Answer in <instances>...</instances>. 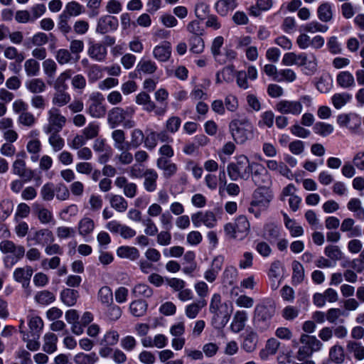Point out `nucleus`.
Returning <instances> with one entry per match:
<instances>
[{
    "label": "nucleus",
    "instance_id": "39",
    "mask_svg": "<svg viewBox=\"0 0 364 364\" xmlns=\"http://www.w3.org/2000/svg\"><path fill=\"white\" fill-rule=\"evenodd\" d=\"M136 70L139 73H142L151 75L156 72L157 70V65L154 61L142 58L136 65Z\"/></svg>",
    "mask_w": 364,
    "mask_h": 364
},
{
    "label": "nucleus",
    "instance_id": "28",
    "mask_svg": "<svg viewBox=\"0 0 364 364\" xmlns=\"http://www.w3.org/2000/svg\"><path fill=\"white\" fill-rule=\"evenodd\" d=\"M207 304L205 299L193 301L185 306L184 313L189 319L196 318L203 308Z\"/></svg>",
    "mask_w": 364,
    "mask_h": 364
},
{
    "label": "nucleus",
    "instance_id": "16",
    "mask_svg": "<svg viewBox=\"0 0 364 364\" xmlns=\"http://www.w3.org/2000/svg\"><path fill=\"white\" fill-rule=\"evenodd\" d=\"M224 260V257L222 255H218L213 258L210 267L203 274V277L208 282L213 283L216 280L223 267Z\"/></svg>",
    "mask_w": 364,
    "mask_h": 364
},
{
    "label": "nucleus",
    "instance_id": "17",
    "mask_svg": "<svg viewBox=\"0 0 364 364\" xmlns=\"http://www.w3.org/2000/svg\"><path fill=\"white\" fill-rule=\"evenodd\" d=\"M114 185L121 189H123V193L129 198H133L137 193V185L135 183L130 182L125 176H118L114 181Z\"/></svg>",
    "mask_w": 364,
    "mask_h": 364
},
{
    "label": "nucleus",
    "instance_id": "47",
    "mask_svg": "<svg viewBox=\"0 0 364 364\" xmlns=\"http://www.w3.org/2000/svg\"><path fill=\"white\" fill-rule=\"evenodd\" d=\"M109 203L111 207L119 213L125 212L128 208V202L120 195H111L109 197Z\"/></svg>",
    "mask_w": 364,
    "mask_h": 364
},
{
    "label": "nucleus",
    "instance_id": "4",
    "mask_svg": "<svg viewBox=\"0 0 364 364\" xmlns=\"http://www.w3.org/2000/svg\"><path fill=\"white\" fill-rule=\"evenodd\" d=\"M228 306L227 303H222L220 294L215 293L212 295L209 311L213 314L212 323L215 328H223L228 323L230 319V314L223 310L228 309Z\"/></svg>",
    "mask_w": 364,
    "mask_h": 364
},
{
    "label": "nucleus",
    "instance_id": "38",
    "mask_svg": "<svg viewBox=\"0 0 364 364\" xmlns=\"http://www.w3.org/2000/svg\"><path fill=\"white\" fill-rule=\"evenodd\" d=\"M25 87L33 94L42 93L46 90V85L41 78H32L25 82Z\"/></svg>",
    "mask_w": 364,
    "mask_h": 364
},
{
    "label": "nucleus",
    "instance_id": "35",
    "mask_svg": "<svg viewBox=\"0 0 364 364\" xmlns=\"http://www.w3.org/2000/svg\"><path fill=\"white\" fill-rule=\"evenodd\" d=\"M42 145L38 138L30 139L26 144V150L31 154V161L37 162L39 159V154L41 151Z\"/></svg>",
    "mask_w": 364,
    "mask_h": 364
},
{
    "label": "nucleus",
    "instance_id": "45",
    "mask_svg": "<svg viewBox=\"0 0 364 364\" xmlns=\"http://www.w3.org/2000/svg\"><path fill=\"white\" fill-rule=\"evenodd\" d=\"M147 308L148 304L141 299L134 300L129 304V311L135 317H141L145 315Z\"/></svg>",
    "mask_w": 364,
    "mask_h": 364
},
{
    "label": "nucleus",
    "instance_id": "8",
    "mask_svg": "<svg viewBox=\"0 0 364 364\" xmlns=\"http://www.w3.org/2000/svg\"><path fill=\"white\" fill-rule=\"evenodd\" d=\"M26 157L25 152L18 153L16 159L12 165V171L15 175L23 178L25 181H29L33 178L34 173L31 169L26 168Z\"/></svg>",
    "mask_w": 364,
    "mask_h": 364
},
{
    "label": "nucleus",
    "instance_id": "56",
    "mask_svg": "<svg viewBox=\"0 0 364 364\" xmlns=\"http://www.w3.org/2000/svg\"><path fill=\"white\" fill-rule=\"evenodd\" d=\"M97 298L105 306L113 304V293L111 288L107 286L101 287L98 291Z\"/></svg>",
    "mask_w": 364,
    "mask_h": 364
},
{
    "label": "nucleus",
    "instance_id": "7",
    "mask_svg": "<svg viewBox=\"0 0 364 364\" xmlns=\"http://www.w3.org/2000/svg\"><path fill=\"white\" fill-rule=\"evenodd\" d=\"M104 97L99 92L90 95L87 112L94 118H101L106 114V108L103 105Z\"/></svg>",
    "mask_w": 364,
    "mask_h": 364
},
{
    "label": "nucleus",
    "instance_id": "54",
    "mask_svg": "<svg viewBox=\"0 0 364 364\" xmlns=\"http://www.w3.org/2000/svg\"><path fill=\"white\" fill-rule=\"evenodd\" d=\"M300 342L307 345L312 353L314 351L320 350L323 347L322 343L314 336H311L306 334H302L300 337Z\"/></svg>",
    "mask_w": 364,
    "mask_h": 364
},
{
    "label": "nucleus",
    "instance_id": "32",
    "mask_svg": "<svg viewBox=\"0 0 364 364\" xmlns=\"http://www.w3.org/2000/svg\"><path fill=\"white\" fill-rule=\"evenodd\" d=\"M337 84L343 89L355 87L354 76L349 71H341L336 76Z\"/></svg>",
    "mask_w": 364,
    "mask_h": 364
},
{
    "label": "nucleus",
    "instance_id": "34",
    "mask_svg": "<svg viewBox=\"0 0 364 364\" xmlns=\"http://www.w3.org/2000/svg\"><path fill=\"white\" fill-rule=\"evenodd\" d=\"M117 255L120 258L134 261L139 257L140 253L134 247L121 246L117 250Z\"/></svg>",
    "mask_w": 364,
    "mask_h": 364
},
{
    "label": "nucleus",
    "instance_id": "24",
    "mask_svg": "<svg viewBox=\"0 0 364 364\" xmlns=\"http://www.w3.org/2000/svg\"><path fill=\"white\" fill-rule=\"evenodd\" d=\"M171 46L169 42H164L153 49V56L160 62H166L171 57Z\"/></svg>",
    "mask_w": 364,
    "mask_h": 364
},
{
    "label": "nucleus",
    "instance_id": "23",
    "mask_svg": "<svg viewBox=\"0 0 364 364\" xmlns=\"http://www.w3.org/2000/svg\"><path fill=\"white\" fill-rule=\"evenodd\" d=\"M158 173L153 168H146L144 176L143 187L149 193L154 192L157 188Z\"/></svg>",
    "mask_w": 364,
    "mask_h": 364
},
{
    "label": "nucleus",
    "instance_id": "63",
    "mask_svg": "<svg viewBox=\"0 0 364 364\" xmlns=\"http://www.w3.org/2000/svg\"><path fill=\"white\" fill-rule=\"evenodd\" d=\"M316 87L320 92L327 93L332 87V79L326 75H322L318 78Z\"/></svg>",
    "mask_w": 364,
    "mask_h": 364
},
{
    "label": "nucleus",
    "instance_id": "42",
    "mask_svg": "<svg viewBox=\"0 0 364 364\" xmlns=\"http://www.w3.org/2000/svg\"><path fill=\"white\" fill-rule=\"evenodd\" d=\"M55 91L52 97V103L54 106L63 107L70 102L71 97L67 90H55Z\"/></svg>",
    "mask_w": 364,
    "mask_h": 364
},
{
    "label": "nucleus",
    "instance_id": "9",
    "mask_svg": "<svg viewBox=\"0 0 364 364\" xmlns=\"http://www.w3.org/2000/svg\"><path fill=\"white\" fill-rule=\"evenodd\" d=\"M192 223L195 228L204 225L208 228H213L217 225V218L215 213L210 210L198 211L191 215Z\"/></svg>",
    "mask_w": 364,
    "mask_h": 364
},
{
    "label": "nucleus",
    "instance_id": "43",
    "mask_svg": "<svg viewBox=\"0 0 364 364\" xmlns=\"http://www.w3.org/2000/svg\"><path fill=\"white\" fill-rule=\"evenodd\" d=\"M85 12V7L76 1H71L65 4L62 14L68 15V17H76Z\"/></svg>",
    "mask_w": 364,
    "mask_h": 364
},
{
    "label": "nucleus",
    "instance_id": "27",
    "mask_svg": "<svg viewBox=\"0 0 364 364\" xmlns=\"http://www.w3.org/2000/svg\"><path fill=\"white\" fill-rule=\"evenodd\" d=\"M55 58L59 65H63L77 63L80 56L75 57L69 50L60 48L55 52Z\"/></svg>",
    "mask_w": 364,
    "mask_h": 364
},
{
    "label": "nucleus",
    "instance_id": "2",
    "mask_svg": "<svg viewBox=\"0 0 364 364\" xmlns=\"http://www.w3.org/2000/svg\"><path fill=\"white\" fill-rule=\"evenodd\" d=\"M229 130L233 140L239 144H245L253 136V125L247 118L231 120Z\"/></svg>",
    "mask_w": 364,
    "mask_h": 364
},
{
    "label": "nucleus",
    "instance_id": "59",
    "mask_svg": "<svg viewBox=\"0 0 364 364\" xmlns=\"http://www.w3.org/2000/svg\"><path fill=\"white\" fill-rule=\"evenodd\" d=\"M348 314L343 309L339 308H331L326 312V320L331 323H336L343 322L341 319V316H347Z\"/></svg>",
    "mask_w": 364,
    "mask_h": 364
},
{
    "label": "nucleus",
    "instance_id": "21",
    "mask_svg": "<svg viewBox=\"0 0 364 364\" xmlns=\"http://www.w3.org/2000/svg\"><path fill=\"white\" fill-rule=\"evenodd\" d=\"M33 270L30 266L16 268L13 274L15 281L22 284L23 287H28Z\"/></svg>",
    "mask_w": 364,
    "mask_h": 364
},
{
    "label": "nucleus",
    "instance_id": "20",
    "mask_svg": "<svg viewBox=\"0 0 364 364\" xmlns=\"http://www.w3.org/2000/svg\"><path fill=\"white\" fill-rule=\"evenodd\" d=\"M156 166L163 171L165 178H169L177 172V165L164 157H159L156 160Z\"/></svg>",
    "mask_w": 364,
    "mask_h": 364
},
{
    "label": "nucleus",
    "instance_id": "36",
    "mask_svg": "<svg viewBox=\"0 0 364 364\" xmlns=\"http://www.w3.org/2000/svg\"><path fill=\"white\" fill-rule=\"evenodd\" d=\"M43 350L48 354L53 353L57 350L58 337L53 333H46L43 338Z\"/></svg>",
    "mask_w": 364,
    "mask_h": 364
},
{
    "label": "nucleus",
    "instance_id": "48",
    "mask_svg": "<svg viewBox=\"0 0 364 364\" xmlns=\"http://www.w3.org/2000/svg\"><path fill=\"white\" fill-rule=\"evenodd\" d=\"M236 6V0H220L215 4L217 12L223 16L228 15V14L234 10Z\"/></svg>",
    "mask_w": 364,
    "mask_h": 364
},
{
    "label": "nucleus",
    "instance_id": "18",
    "mask_svg": "<svg viewBox=\"0 0 364 364\" xmlns=\"http://www.w3.org/2000/svg\"><path fill=\"white\" fill-rule=\"evenodd\" d=\"M95 228V223L94 220L87 216L82 218L77 225L79 235L82 237L85 240H87V238L92 234Z\"/></svg>",
    "mask_w": 364,
    "mask_h": 364
},
{
    "label": "nucleus",
    "instance_id": "6",
    "mask_svg": "<svg viewBox=\"0 0 364 364\" xmlns=\"http://www.w3.org/2000/svg\"><path fill=\"white\" fill-rule=\"evenodd\" d=\"M66 122L67 119L61 114L60 110L53 107L47 112V124L43 126V131L46 134L53 132H60Z\"/></svg>",
    "mask_w": 364,
    "mask_h": 364
},
{
    "label": "nucleus",
    "instance_id": "55",
    "mask_svg": "<svg viewBox=\"0 0 364 364\" xmlns=\"http://www.w3.org/2000/svg\"><path fill=\"white\" fill-rule=\"evenodd\" d=\"M23 68L28 77H36L40 73V63L34 58L27 59L24 62Z\"/></svg>",
    "mask_w": 364,
    "mask_h": 364
},
{
    "label": "nucleus",
    "instance_id": "3",
    "mask_svg": "<svg viewBox=\"0 0 364 364\" xmlns=\"http://www.w3.org/2000/svg\"><path fill=\"white\" fill-rule=\"evenodd\" d=\"M255 163L251 164L249 159L245 155L236 158V162L228 165L227 172L232 181L238 179L248 180L253 169Z\"/></svg>",
    "mask_w": 364,
    "mask_h": 364
},
{
    "label": "nucleus",
    "instance_id": "44",
    "mask_svg": "<svg viewBox=\"0 0 364 364\" xmlns=\"http://www.w3.org/2000/svg\"><path fill=\"white\" fill-rule=\"evenodd\" d=\"M59 132H53L48 134L49 137L48 141L54 153L61 151L65 146V140L58 134Z\"/></svg>",
    "mask_w": 364,
    "mask_h": 364
},
{
    "label": "nucleus",
    "instance_id": "1",
    "mask_svg": "<svg viewBox=\"0 0 364 364\" xmlns=\"http://www.w3.org/2000/svg\"><path fill=\"white\" fill-rule=\"evenodd\" d=\"M275 313V304L270 300H264L257 304L252 316V324L255 331L260 333L269 331L272 327V318Z\"/></svg>",
    "mask_w": 364,
    "mask_h": 364
},
{
    "label": "nucleus",
    "instance_id": "50",
    "mask_svg": "<svg viewBox=\"0 0 364 364\" xmlns=\"http://www.w3.org/2000/svg\"><path fill=\"white\" fill-rule=\"evenodd\" d=\"M257 331L250 332L242 343V348L247 353L253 352L256 348L258 343V335Z\"/></svg>",
    "mask_w": 364,
    "mask_h": 364
},
{
    "label": "nucleus",
    "instance_id": "57",
    "mask_svg": "<svg viewBox=\"0 0 364 364\" xmlns=\"http://www.w3.org/2000/svg\"><path fill=\"white\" fill-rule=\"evenodd\" d=\"M302 29L306 33H326L328 30V26L321 24L317 21H312L302 26Z\"/></svg>",
    "mask_w": 364,
    "mask_h": 364
},
{
    "label": "nucleus",
    "instance_id": "29",
    "mask_svg": "<svg viewBox=\"0 0 364 364\" xmlns=\"http://www.w3.org/2000/svg\"><path fill=\"white\" fill-rule=\"evenodd\" d=\"M236 70L233 65H228L223 68L221 70L217 72L215 75V82L221 84L223 82H232L235 77Z\"/></svg>",
    "mask_w": 364,
    "mask_h": 364
},
{
    "label": "nucleus",
    "instance_id": "5",
    "mask_svg": "<svg viewBox=\"0 0 364 364\" xmlns=\"http://www.w3.org/2000/svg\"><path fill=\"white\" fill-rule=\"evenodd\" d=\"M0 250L2 253L8 255L4 259V262L6 266L10 268L21 259L26 253L23 246L16 245L7 240L0 242Z\"/></svg>",
    "mask_w": 364,
    "mask_h": 364
},
{
    "label": "nucleus",
    "instance_id": "12",
    "mask_svg": "<svg viewBox=\"0 0 364 364\" xmlns=\"http://www.w3.org/2000/svg\"><path fill=\"white\" fill-rule=\"evenodd\" d=\"M274 198L273 191L269 188H257L253 193V205L267 210Z\"/></svg>",
    "mask_w": 364,
    "mask_h": 364
},
{
    "label": "nucleus",
    "instance_id": "30",
    "mask_svg": "<svg viewBox=\"0 0 364 364\" xmlns=\"http://www.w3.org/2000/svg\"><path fill=\"white\" fill-rule=\"evenodd\" d=\"M316 13L321 22H330L333 18V5L329 2H323L318 6Z\"/></svg>",
    "mask_w": 364,
    "mask_h": 364
},
{
    "label": "nucleus",
    "instance_id": "25",
    "mask_svg": "<svg viewBox=\"0 0 364 364\" xmlns=\"http://www.w3.org/2000/svg\"><path fill=\"white\" fill-rule=\"evenodd\" d=\"M87 55L95 61H103L107 55V49L101 43H91L87 49Z\"/></svg>",
    "mask_w": 364,
    "mask_h": 364
},
{
    "label": "nucleus",
    "instance_id": "10",
    "mask_svg": "<svg viewBox=\"0 0 364 364\" xmlns=\"http://www.w3.org/2000/svg\"><path fill=\"white\" fill-rule=\"evenodd\" d=\"M252 171V180L254 183L258 186L257 188H269V186L272 184V178L269 172L265 168L258 164L254 165Z\"/></svg>",
    "mask_w": 364,
    "mask_h": 364
},
{
    "label": "nucleus",
    "instance_id": "49",
    "mask_svg": "<svg viewBox=\"0 0 364 364\" xmlns=\"http://www.w3.org/2000/svg\"><path fill=\"white\" fill-rule=\"evenodd\" d=\"M125 118L122 112V108L114 107L108 113V122L112 128L115 127L124 121Z\"/></svg>",
    "mask_w": 364,
    "mask_h": 364
},
{
    "label": "nucleus",
    "instance_id": "64",
    "mask_svg": "<svg viewBox=\"0 0 364 364\" xmlns=\"http://www.w3.org/2000/svg\"><path fill=\"white\" fill-rule=\"evenodd\" d=\"M201 36H193L189 39L190 50L196 54L202 53L205 44Z\"/></svg>",
    "mask_w": 364,
    "mask_h": 364
},
{
    "label": "nucleus",
    "instance_id": "41",
    "mask_svg": "<svg viewBox=\"0 0 364 364\" xmlns=\"http://www.w3.org/2000/svg\"><path fill=\"white\" fill-rule=\"evenodd\" d=\"M114 141V146L118 151H123L129 143L126 141L125 133L122 129H114L111 134Z\"/></svg>",
    "mask_w": 364,
    "mask_h": 364
},
{
    "label": "nucleus",
    "instance_id": "60",
    "mask_svg": "<svg viewBox=\"0 0 364 364\" xmlns=\"http://www.w3.org/2000/svg\"><path fill=\"white\" fill-rule=\"evenodd\" d=\"M330 359L337 363L341 364L345 360L344 349L339 345H334L329 350Z\"/></svg>",
    "mask_w": 364,
    "mask_h": 364
},
{
    "label": "nucleus",
    "instance_id": "53",
    "mask_svg": "<svg viewBox=\"0 0 364 364\" xmlns=\"http://www.w3.org/2000/svg\"><path fill=\"white\" fill-rule=\"evenodd\" d=\"M305 277L303 265L296 260L292 262V282L294 284H301Z\"/></svg>",
    "mask_w": 364,
    "mask_h": 364
},
{
    "label": "nucleus",
    "instance_id": "62",
    "mask_svg": "<svg viewBox=\"0 0 364 364\" xmlns=\"http://www.w3.org/2000/svg\"><path fill=\"white\" fill-rule=\"evenodd\" d=\"M132 294L136 297L149 298L153 295V289L146 284L139 283L134 287Z\"/></svg>",
    "mask_w": 364,
    "mask_h": 364
},
{
    "label": "nucleus",
    "instance_id": "14",
    "mask_svg": "<svg viewBox=\"0 0 364 364\" xmlns=\"http://www.w3.org/2000/svg\"><path fill=\"white\" fill-rule=\"evenodd\" d=\"M275 109L282 114L298 116L303 111V105L297 100H282L276 104Z\"/></svg>",
    "mask_w": 364,
    "mask_h": 364
},
{
    "label": "nucleus",
    "instance_id": "52",
    "mask_svg": "<svg viewBox=\"0 0 364 364\" xmlns=\"http://www.w3.org/2000/svg\"><path fill=\"white\" fill-rule=\"evenodd\" d=\"M78 297V291L72 289H65L63 290L60 294L62 301L68 306H74L76 304Z\"/></svg>",
    "mask_w": 364,
    "mask_h": 364
},
{
    "label": "nucleus",
    "instance_id": "19",
    "mask_svg": "<svg viewBox=\"0 0 364 364\" xmlns=\"http://www.w3.org/2000/svg\"><path fill=\"white\" fill-rule=\"evenodd\" d=\"M247 320L248 314L245 311H237L232 317L230 330L235 333H240L244 330Z\"/></svg>",
    "mask_w": 364,
    "mask_h": 364
},
{
    "label": "nucleus",
    "instance_id": "46",
    "mask_svg": "<svg viewBox=\"0 0 364 364\" xmlns=\"http://www.w3.org/2000/svg\"><path fill=\"white\" fill-rule=\"evenodd\" d=\"M4 56L9 60H14L17 63H21L25 56L23 53L20 52L16 47L12 46H6L4 48Z\"/></svg>",
    "mask_w": 364,
    "mask_h": 364
},
{
    "label": "nucleus",
    "instance_id": "22",
    "mask_svg": "<svg viewBox=\"0 0 364 364\" xmlns=\"http://www.w3.org/2000/svg\"><path fill=\"white\" fill-rule=\"evenodd\" d=\"M337 122L340 127L354 130L360 124V118L354 114H343L338 117Z\"/></svg>",
    "mask_w": 364,
    "mask_h": 364
},
{
    "label": "nucleus",
    "instance_id": "61",
    "mask_svg": "<svg viewBox=\"0 0 364 364\" xmlns=\"http://www.w3.org/2000/svg\"><path fill=\"white\" fill-rule=\"evenodd\" d=\"M347 349L353 354L354 358L358 360H364V346L360 343L348 341Z\"/></svg>",
    "mask_w": 364,
    "mask_h": 364
},
{
    "label": "nucleus",
    "instance_id": "26",
    "mask_svg": "<svg viewBox=\"0 0 364 364\" xmlns=\"http://www.w3.org/2000/svg\"><path fill=\"white\" fill-rule=\"evenodd\" d=\"M285 228L289 231L290 235L293 237H301L304 235V229L294 219L290 218L285 213H282Z\"/></svg>",
    "mask_w": 364,
    "mask_h": 364
},
{
    "label": "nucleus",
    "instance_id": "11",
    "mask_svg": "<svg viewBox=\"0 0 364 364\" xmlns=\"http://www.w3.org/2000/svg\"><path fill=\"white\" fill-rule=\"evenodd\" d=\"M298 67H301V72L307 76H312L318 70V59L315 54L310 53H301V58Z\"/></svg>",
    "mask_w": 364,
    "mask_h": 364
},
{
    "label": "nucleus",
    "instance_id": "15",
    "mask_svg": "<svg viewBox=\"0 0 364 364\" xmlns=\"http://www.w3.org/2000/svg\"><path fill=\"white\" fill-rule=\"evenodd\" d=\"M119 22L116 17L110 15L101 16L97 23L96 32L100 34L116 31L118 28Z\"/></svg>",
    "mask_w": 364,
    "mask_h": 364
},
{
    "label": "nucleus",
    "instance_id": "37",
    "mask_svg": "<svg viewBox=\"0 0 364 364\" xmlns=\"http://www.w3.org/2000/svg\"><path fill=\"white\" fill-rule=\"evenodd\" d=\"M237 228V233L244 240L249 234L250 230V223L245 215H239L234 222Z\"/></svg>",
    "mask_w": 364,
    "mask_h": 364
},
{
    "label": "nucleus",
    "instance_id": "31",
    "mask_svg": "<svg viewBox=\"0 0 364 364\" xmlns=\"http://www.w3.org/2000/svg\"><path fill=\"white\" fill-rule=\"evenodd\" d=\"M33 240L36 244L46 246L54 242L55 237L51 230L48 229H41L36 231L33 235Z\"/></svg>",
    "mask_w": 364,
    "mask_h": 364
},
{
    "label": "nucleus",
    "instance_id": "51",
    "mask_svg": "<svg viewBox=\"0 0 364 364\" xmlns=\"http://www.w3.org/2000/svg\"><path fill=\"white\" fill-rule=\"evenodd\" d=\"M73 360L75 364H95L98 357L95 352L88 354L80 352L75 355Z\"/></svg>",
    "mask_w": 364,
    "mask_h": 364
},
{
    "label": "nucleus",
    "instance_id": "58",
    "mask_svg": "<svg viewBox=\"0 0 364 364\" xmlns=\"http://www.w3.org/2000/svg\"><path fill=\"white\" fill-rule=\"evenodd\" d=\"M351 98V95L346 92L336 93L332 96L331 102L336 109H340L345 106Z\"/></svg>",
    "mask_w": 364,
    "mask_h": 364
},
{
    "label": "nucleus",
    "instance_id": "13",
    "mask_svg": "<svg viewBox=\"0 0 364 364\" xmlns=\"http://www.w3.org/2000/svg\"><path fill=\"white\" fill-rule=\"evenodd\" d=\"M135 102L143 107V109L147 112L154 111L156 115H164L166 111V107L158 108L154 102L151 99L150 95L145 92H139L135 97Z\"/></svg>",
    "mask_w": 364,
    "mask_h": 364
},
{
    "label": "nucleus",
    "instance_id": "40",
    "mask_svg": "<svg viewBox=\"0 0 364 364\" xmlns=\"http://www.w3.org/2000/svg\"><path fill=\"white\" fill-rule=\"evenodd\" d=\"M73 74L71 69H66L60 73L53 83L54 90H68L67 81L71 79Z\"/></svg>",
    "mask_w": 364,
    "mask_h": 364
},
{
    "label": "nucleus",
    "instance_id": "33",
    "mask_svg": "<svg viewBox=\"0 0 364 364\" xmlns=\"http://www.w3.org/2000/svg\"><path fill=\"white\" fill-rule=\"evenodd\" d=\"M348 210L354 213V216L360 220H364V208L362 201L358 198H352L347 203Z\"/></svg>",
    "mask_w": 364,
    "mask_h": 364
}]
</instances>
